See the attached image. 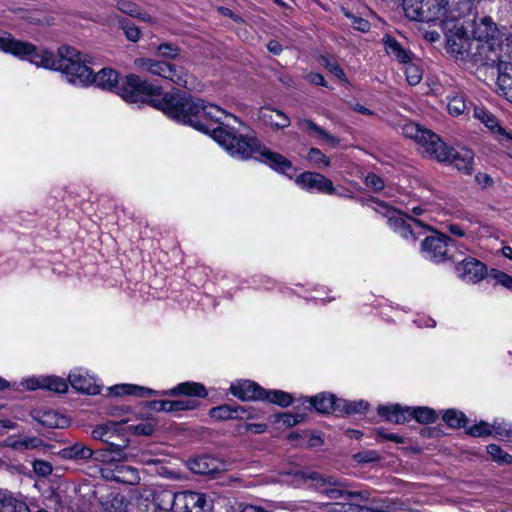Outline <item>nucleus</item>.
Here are the masks:
<instances>
[{"label": "nucleus", "instance_id": "1", "mask_svg": "<svg viewBox=\"0 0 512 512\" xmlns=\"http://www.w3.org/2000/svg\"><path fill=\"white\" fill-rule=\"evenodd\" d=\"M29 62L37 67L60 70L73 85L87 86L95 83L101 89L117 93L127 102H148L179 123L204 133L212 131L213 139L238 160L256 158L284 174L292 169L289 160L267 149L252 133L244 135L231 126L229 121H223L232 119L242 125L236 116L185 92H166L161 95L159 86L142 80L138 75L130 74L120 81L119 74L111 68H103L93 75L89 67L92 57L68 45L58 48V59L52 52L33 45Z\"/></svg>", "mask_w": 512, "mask_h": 512}, {"label": "nucleus", "instance_id": "2", "mask_svg": "<svg viewBox=\"0 0 512 512\" xmlns=\"http://www.w3.org/2000/svg\"><path fill=\"white\" fill-rule=\"evenodd\" d=\"M406 137L414 139L424 149V153L440 162H449L459 171L471 173L474 154L470 149L449 148L440 137L417 123H408L403 127Z\"/></svg>", "mask_w": 512, "mask_h": 512}, {"label": "nucleus", "instance_id": "3", "mask_svg": "<svg viewBox=\"0 0 512 512\" xmlns=\"http://www.w3.org/2000/svg\"><path fill=\"white\" fill-rule=\"evenodd\" d=\"M299 475L304 482H310V486L319 493L332 500H337L324 506L327 512H364L366 510L363 503L367 502L370 497L367 490L347 491L336 479L324 477L314 471H302Z\"/></svg>", "mask_w": 512, "mask_h": 512}, {"label": "nucleus", "instance_id": "4", "mask_svg": "<svg viewBox=\"0 0 512 512\" xmlns=\"http://www.w3.org/2000/svg\"><path fill=\"white\" fill-rule=\"evenodd\" d=\"M472 8L473 0L463 2L461 6L455 7V12L448 18H444V21L439 25L445 34L448 51L455 56L463 57L473 48L474 42L469 39L462 21V18Z\"/></svg>", "mask_w": 512, "mask_h": 512}, {"label": "nucleus", "instance_id": "5", "mask_svg": "<svg viewBox=\"0 0 512 512\" xmlns=\"http://www.w3.org/2000/svg\"><path fill=\"white\" fill-rule=\"evenodd\" d=\"M377 411L387 421L397 424L405 423L410 419H415L421 424H429L437 419L436 412L428 407L410 408L395 404L379 406Z\"/></svg>", "mask_w": 512, "mask_h": 512}, {"label": "nucleus", "instance_id": "6", "mask_svg": "<svg viewBox=\"0 0 512 512\" xmlns=\"http://www.w3.org/2000/svg\"><path fill=\"white\" fill-rule=\"evenodd\" d=\"M134 65L139 71L167 79L178 86L184 87L187 84L188 72L182 66L151 58H137Z\"/></svg>", "mask_w": 512, "mask_h": 512}, {"label": "nucleus", "instance_id": "7", "mask_svg": "<svg viewBox=\"0 0 512 512\" xmlns=\"http://www.w3.org/2000/svg\"><path fill=\"white\" fill-rule=\"evenodd\" d=\"M162 496L167 498L173 512H210L212 508L207 496L199 492L180 491L173 494L165 492Z\"/></svg>", "mask_w": 512, "mask_h": 512}, {"label": "nucleus", "instance_id": "8", "mask_svg": "<svg viewBox=\"0 0 512 512\" xmlns=\"http://www.w3.org/2000/svg\"><path fill=\"white\" fill-rule=\"evenodd\" d=\"M375 210L383 214L387 218L389 227L406 240L415 241L417 239V234L419 233L417 229L425 228V225H423L419 220L409 218L411 223H408L405 220V215L403 213L389 207L383 202H377Z\"/></svg>", "mask_w": 512, "mask_h": 512}, {"label": "nucleus", "instance_id": "9", "mask_svg": "<svg viewBox=\"0 0 512 512\" xmlns=\"http://www.w3.org/2000/svg\"><path fill=\"white\" fill-rule=\"evenodd\" d=\"M421 247L424 256L434 262L457 260L456 255L451 252L452 248L456 247V243L444 234H435L426 237Z\"/></svg>", "mask_w": 512, "mask_h": 512}, {"label": "nucleus", "instance_id": "10", "mask_svg": "<svg viewBox=\"0 0 512 512\" xmlns=\"http://www.w3.org/2000/svg\"><path fill=\"white\" fill-rule=\"evenodd\" d=\"M296 183L310 192H319L329 195L336 193L331 180L316 172H303L296 178Z\"/></svg>", "mask_w": 512, "mask_h": 512}, {"label": "nucleus", "instance_id": "11", "mask_svg": "<svg viewBox=\"0 0 512 512\" xmlns=\"http://www.w3.org/2000/svg\"><path fill=\"white\" fill-rule=\"evenodd\" d=\"M456 273L465 282L477 283L487 274V269L479 260L468 257L459 261L456 265Z\"/></svg>", "mask_w": 512, "mask_h": 512}, {"label": "nucleus", "instance_id": "12", "mask_svg": "<svg viewBox=\"0 0 512 512\" xmlns=\"http://www.w3.org/2000/svg\"><path fill=\"white\" fill-rule=\"evenodd\" d=\"M68 380L71 386L79 392L91 395L100 393V386L96 379L84 369L75 368L71 370Z\"/></svg>", "mask_w": 512, "mask_h": 512}, {"label": "nucleus", "instance_id": "13", "mask_svg": "<svg viewBox=\"0 0 512 512\" xmlns=\"http://www.w3.org/2000/svg\"><path fill=\"white\" fill-rule=\"evenodd\" d=\"M0 50L29 61L33 44L17 40L11 34L0 31Z\"/></svg>", "mask_w": 512, "mask_h": 512}, {"label": "nucleus", "instance_id": "14", "mask_svg": "<svg viewBox=\"0 0 512 512\" xmlns=\"http://www.w3.org/2000/svg\"><path fill=\"white\" fill-rule=\"evenodd\" d=\"M476 52L474 55L477 57V61H480L482 64L487 66L500 65L503 62L500 59V45L495 40L483 41L474 43Z\"/></svg>", "mask_w": 512, "mask_h": 512}, {"label": "nucleus", "instance_id": "15", "mask_svg": "<svg viewBox=\"0 0 512 512\" xmlns=\"http://www.w3.org/2000/svg\"><path fill=\"white\" fill-rule=\"evenodd\" d=\"M230 392L233 396L242 401L261 400L264 395V389L250 380L233 383L230 386Z\"/></svg>", "mask_w": 512, "mask_h": 512}, {"label": "nucleus", "instance_id": "16", "mask_svg": "<svg viewBox=\"0 0 512 512\" xmlns=\"http://www.w3.org/2000/svg\"><path fill=\"white\" fill-rule=\"evenodd\" d=\"M210 417L216 420L255 418L256 414L250 409L235 405H221L210 410Z\"/></svg>", "mask_w": 512, "mask_h": 512}, {"label": "nucleus", "instance_id": "17", "mask_svg": "<svg viewBox=\"0 0 512 512\" xmlns=\"http://www.w3.org/2000/svg\"><path fill=\"white\" fill-rule=\"evenodd\" d=\"M473 116L483 123L490 131L499 134L509 141H512V133L503 128L498 119L483 107H474Z\"/></svg>", "mask_w": 512, "mask_h": 512}, {"label": "nucleus", "instance_id": "18", "mask_svg": "<svg viewBox=\"0 0 512 512\" xmlns=\"http://www.w3.org/2000/svg\"><path fill=\"white\" fill-rule=\"evenodd\" d=\"M258 117L264 124L275 129H284L290 125V118L283 111L270 106L261 107Z\"/></svg>", "mask_w": 512, "mask_h": 512}, {"label": "nucleus", "instance_id": "19", "mask_svg": "<svg viewBox=\"0 0 512 512\" xmlns=\"http://www.w3.org/2000/svg\"><path fill=\"white\" fill-rule=\"evenodd\" d=\"M192 472L200 475H212L223 470V464L211 456H200L190 461Z\"/></svg>", "mask_w": 512, "mask_h": 512}, {"label": "nucleus", "instance_id": "20", "mask_svg": "<svg viewBox=\"0 0 512 512\" xmlns=\"http://www.w3.org/2000/svg\"><path fill=\"white\" fill-rule=\"evenodd\" d=\"M498 34V29L496 24L490 17H483L479 20V22L475 23L473 29V42H483L489 40H495Z\"/></svg>", "mask_w": 512, "mask_h": 512}, {"label": "nucleus", "instance_id": "21", "mask_svg": "<svg viewBox=\"0 0 512 512\" xmlns=\"http://www.w3.org/2000/svg\"><path fill=\"white\" fill-rule=\"evenodd\" d=\"M296 124L301 131L309 133L310 135H317L324 142L329 143L334 147L340 143L339 138L330 134L310 119L299 118L297 119Z\"/></svg>", "mask_w": 512, "mask_h": 512}, {"label": "nucleus", "instance_id": "22", "mask_svg": "<svg viewBox=\"0 0 512 512\" xmlns=\"http://www.w3.org/2000/svg\"><path fill=\"white\" fill-rule=\"evenodd\" d=\"M498 70V93L512 103V63L501 62Z\"/></svg>", "mask_w": 512, "mask_h": 512}, {"label": "nucleus", "instance_id": "23", "mask_svg": "<svg viewBox=\"0 0 512 512\" xmlns=\"http://www.w3.org/2000/svg\"><path fill=\"white\" fill-rule=\"evenodd\" d=\"M341 402V399H337L335 395L329 393H320L309 400L310 405L320 413L337 411L341 406Z\"/></svg>", "mask_w": 512, "mask_h": 512}, {"label": "nucleus", "instance_id": "24", "mask_svg": "<svg viewBox=\"0 0 512 512\" xmlns=\"http://www.w3.org/2000/svg\"><path fill=\"white\" fill-rule=\"evenodd\" d=\"M471 106L472 103L462 92H452L447 96V111L453 117L465 115Z\"/></svg>", "mask_w": 512, "mask_h": 512}, {"label": "nucleus", "instance_id": "25", "mask_svg": "<svg viewBox=\"0 0 512 512\" xmlns=\"http://www.w3.org/2000/svg\"><path fill=\"white\" fill-rule=\"evenodd\" d=\"M162 395H185L205 398L207 396V391L205 387L198 382H183L168 391L162 392Z\"/></svg>", "mask_w": 512, "mask_h": 512}, {"label": "nucleus", "instance_id": "26", "mask_svg": "<svg viewBox=\"0 0 512 512\" xmlns=\"http://www.w3.org/2000/svg\"><path fill=\"white\" fill-rule=\"evenodd\" d=\"M111 479L129 485H137L141 480L138 470L127 465H117L112 471Z\"/></svg>", "mask_w": 512, "mask_h": 512}, {"label": "nucleus", "instance_id": "27", "mask_svg": "<svg viewBox=\"0 0 512 512\" xmlns=\"http://www.w3.org/2000/svg\"><path fill=\"white\" fill-rule=\"evenodd\" d=\"M59 455L66 460H86L92 457L93 451L90 447L77 442L61 449Z\"/></svg>", "mask_w": 512, "mask_h": 512}, {"label": "nucleus", "instance_id": "28", "mask_svg": "<svg viewBox=\"0 0 512 512\" xmlns=\"http://www.w3.org/2000/svg\"><path fill=\"white\" fill-rule=\"evenodd\" d=\"M108 390L111 394L115 396L135 395L139 397H147L156 393L155 391L149 388L133 384H117L108 388Z\"/></svg>", "mask_w": 512, "mask_h": 512}, {"label": "nucleus", "instance_id": "29", "mask_svg": "<svg viewBox=\"0 0 512 512\" xmlns=\"http://www.w3.org/2000/svg\"><path fill=\"white\" fill-rule=\"evenodd\" d=\"M195 406L193 400H161L154 402L156 410L168 413L194 409Z\"/></svg>", "mask_w": 512, "mask_h": 512}, {"label": "nucleus", "instance_id": "30", "mask_svg": "<svg viewBox=\"0 0 512 512\" xmlns=\"http://www.w3.org/2000/svg\"><path fill=\"white\" fill-rule=\"evenodd\" d=\"M386 52L401 63H408L411 59L410 52L405 50L400 43L391 36H386L384 39Z\"/></svg>", "mask_w": 512, "mask_h": 512}, {"label": "nucleus", "instance_id": "31", "mask_svg": "<svg viewBox=\"0 0 512 512\" xmlns=\"http://www.w3.org/2000/svg\"><path fill=\"white\" fill-rule=\"evenodd\" d=\"M261 400H266L270 403L280 405L282 407H287L292 403V396L281 390H265L264 395Z\"/></svg>", "mask_w": 512, "mask_h": 512}, {"label": "nucleus", "instance_id": "32", "mask_svg": "<svg viewBox=\"0 0 512 512\" xmlns=\"http://www.w3.org/2000/svg\"><path fill=\"white\" fill-rule=\"evenodd\" d=\"M443 421L451 428L464 427L467 422L465 414L459 410L448 409L444 412Z\"/></svg>", "mask_w": 512, "mask_h": 512}, {"label": "nucleus", "instance_id": "33", "mask_svg": "<svg viewBox=\"0 0 512 512\" xmlns=\"http://www.w3.org/2000/svg\"><path fill=\"white\" fill-rule=\"evenodd\" d=\"M181 49L170 42L161 43L157 49L156 54L158 57L165 60H174L179 57Z\"/></svg>", "mask_w": 512, "mask_h": 512}, {"label": "nucleus", "instance_id": "34", "mask_svg": "<svg viewBox=\"0 0 512 512\" xmlns=\"http://www.w3.org/2000/svg\"><path fill=\"white\" fill-rule=\"evenodd\" d=\"M274 423L278 424L279 427H292L298 423H301L305 416L303 414H292V413H280L276 414Z\"/></svg>", "mask_w": 512, "mask_h": 512}, {"label": "nucleus", "instance_id": "35", "mask_svg": "<svg viewBox=\"0 0 512 512\" xmlns=\"http://www.w3.org/2000/svg\"><path fill=\"white\" fill-rule=\"evenodd\" d=\"M308 161L315 167L322 168L330 166V159L320 149L311 148L307 155Z\"/></svg>", "mask_w": 512, "mask_h": 512}, {"label": "nucleus", "instance_id": "36", "mask_svg": "<svg viewBox=\"0 0 512 512\" xmlns=\"http://www.w3.org/2000/svg\"><path fill=\"white\" fill-rule=\"evenodd\" d=\"M44 389L57 392V393H65L68 390L67 382L58 376H46V380L44 383Z\"/></svg>", "mask_w": 512, "mask_h": 512}, {"label": "nucleus", "instance_id": "37", "mask_svg": "<svg viewBox=\"0 0 512 512\" xmlns=\"http://www.w3.org/2000/svg\"><path fill=\"white\" fill-rule=\"evenodd\" d=\"M487 452L492 457V459L498 463H503V464L512 463V456L509 455L508 453L504 452L503 449L496 444L488 445Z\"/></svg>", "mask_w": 512, "mask_h": 512}, {"label": "nucleus", "instance_id": "38", "mask_svg": "<svg viewBox=\"0 0 512 512\" xmlns=\"http://www.w3.org/2000/svg\"><path fill=\"white\" fill-rule=\"evenodd\" d=\"M491 428L492 434L495 436L512 441V424L504 421H494L493 424H491Z\"/></svg>", "mask_w": 512, "mask_h": 512}, {"label": "nucleus", "instance_id": "39", "mask_svg": "<svg viewBox=\"0 0 512 512\" xmlns=\"http://www.w3.org/2000/svg\"><path fill=\"white\" fill-rule=\"evenodd\" d=\"M405 74L408 83L412 86L419 84L422 79V72L415 64L408 63L405 67Z\"/></svg>", "mask_w": 512, "mask_h": 512}, {"label": "nucleus", "instance_id": "40", "mask_svg": "<svg viewBox=\"0 0 512 512\" xmlns=\"http://www.w3.org/2000/svg\"><path fill=\"white\" fill-rule=\"evenodd\" d=\"M467 433L473 437L490 436L492 435V428L490 424L482 421L478 424L470 426L467 429Z\"/></svg>", "mask_w": 512, "mask_h": 512}, {"label": "nucleus", "instance_id": "41", "mask_svg": "<svg viewBox=\"0 0 512 512\" xmlns=\"http://www.w3.org/2000/svg\"><path fill=\"white\" fill-rule=\"evenodd\" d=\"M41 422L48 427L63 428L67 420L54 412H47L44 414Z\"/></svg>", "mask_w": 512, "mask_h": 512}, {"label": "nucleus", "instance_id": "42", "mask_svg": "<svg viewBox=\"0 0 512 512\" xmlns=\"http://www.w3.org/2000/svg\"><path fill=\"white\" fill-rule=\"evenodd\" d=\"M121 28L124 31L126 38L131 42H137L140 40L141 31L140 29L132 23L127 21L121 22Z\"/></svg>", "mask_w": 512, "mask_h": 512}, {"label": "nucleus", "instance_id": "43", "mask_svg": "<svg viewBox=\"0 0 512 512\" xmlns=\"http://www.w3.org/2000/svg\"><path fill=\"white\" fill-rule=\"evenodd\" d=\"M116 7L119 11L129 16L135 17L137 15H140L139 7L135 3L130 2L128 0H118L116 3Z\"/></svg>", "mask_w": 512, "mask_h": 512}, {"label": "nucleus", "instance_id": "44", "mask_svg": "<svg viewBox=\"0 0 512 512\" xmlns=\"http://www.w3.org/2000/svg\"><path fill=\"white\" fill-rule=\"evenodd\" d=\"M32 467L34 473L41 477H47L53 471L51 463L44 460H34L32 463Z\"/></svg>", "mask_w": 512, "mask_h": 512}, {"label": "nucleus", "instance_id": "45", "mask_svg": "<svg viewBox=\"0 0 512 512\" xmlns=\"http://www.w3.org/2000/svg\"><path fill=\"white\" fill-rule=\"evenodd\" d=\"M23 451L46 448L48 445L39 437L23 436Z\"/></svg>", "mask_w": 512, "mask_h": 512}, {"label": "nucleus", "instance_id": "46", "mask_svg": "<svg viewBox=\"0 0 512 512\" xmlns=\"http://www.w3.org/2000/svg\"><path fill=\"white\" fill-rule=\"evenodd\" d=\"M490 276L496 281V283L512 290V276L499 270H491Z\"/></svg>", "mask_w": 512, "mask_h": 512}, {"label": "nucleus", "instance_id": "47", "mask_svg": "<svg viewBox=\"0 0 512 512\" xmlns=\"http://www.w3.org/2000/svg\"><path fill=\"white\" fill-rule=\"evenodd\" d=\"M354 458L358 463H370L378 461L380 459V455L375 450H367L357 453Z\"/></svg>", "mask_w": 512, "mask_h": 512}, {"label": "nucleus", "instance_id": "48", "mask_svg": "<svg viewBox=\"0 0 512 512\" xmlns=\"http://www.w3.org/2000/svg\"><path fill=\"white\" fill-rule=\"evenodd\" d=\"M18 15L20 18L27 20L29 23L36 24V25H43L46 23L44 19H42L37 12L25 10V9H19Z\"/></svg>", "mask_w": 512, "mask_h": 512}, {"label": "nucleus", "instance_id": "49", "mask_svg": "<svg viewBox=\"0 0 512 512\" xmlns=\"http://www.w3.org/2000/svg\"><path fill=\"white\" fill-rule=\"evenodd\" d=\"M46 376L30 377L23 380L22 385L28 390L44 389Z\"/></svg>", "mask_w": 512, "mask_h": 512}, {"label": "nucleus", "instance_id": "50", "mask_svg": "<svg viewBox=\"0 0 512 512\" xmlns=\"http://www.w3.org/2000/svg\"><path fill=\"white\" fill-rule=\"evenodd\" d=\"M343 407L345 409L346 413H360L368 408V403L365 401H359V402H346L342 400Z\"/></svg>", "mask_w": 512, "mask_h": 512}, {"label": "nucleus", "instance_id": "51", "mask_svg": "<svg viewBox=\"0 0 512 512\" xmlns=\"http://www.w3.org/2000/svg\"><path fill=\"white\" fill-rule=\"evenodd\" d=\"M366 186L374 189L375 191H380L385 187L383 179H381L378 175L374 173H369L365 177Z\"/></svg>", "mask_w": 512, "mask_h": 512}, {"label": "nucleus", "instance_id": "52", "mask_svg": "<svg viewBox=\"0 0 512 512\" xmlns=\"http://www.w3.org/2000/svg\"><path fill=\"white\" fill-rule=\"evenodd\" d=\"M347 17L351 20V24L356 30H359L361 32H366L369 30L370 24L367 20L352 15L350 13L347 14Z\"/></svg>", "mask_w": 512, "mask_h": 512}, {"label": "nucleus", "instance_id": "53", "mask_svg": "<svg viewBox=\"0 0 512 512\" xmlns=\"http://www.w3.org/2000/svg\"><path fill=\"white\" fill-rule=\"evenodd\" d=\"M23 436H9L4 440V446L10 447L17 451H23Z\"/></svg>", "mask_w": 512, "mask_h": 512}, {"label": "nucleus", "instance_id": "54", "mask_svg": "<svg viewBox=\"0 0 512 512\" xmlns=\"http://www.w3.org/2000/svg\"><path fill=\"white\" fill-rule=\"evenodd\" d=\"M475 181L483 189L490 188L494 184L492 177L482 172H479L475 175Z\"/></svg>", "mask_w": 512, "mask_h": 512}, {"label": "nucleus", "instance_id": "55", "mask_svg": "<svg viewBox=\"0 0 512 512\" xmlns=\"http://www.w3.org/2000/svg\"><path fill=\"white\" fill-rule=\"evenodd\" d=\"M325 67L337 78L341 80H346L344 70L337 63L330 62L327 59H325Z\"/></svg>", "mask_w": 512, "mask_h": 512}, {"label": "nucleus", "instance_id": "56", "mask_svg": "<svg viewBox=\"0 0 512 512\" xmlns=\"http://www.w3.org/2000/svg\"><path fill=\"white\" fill-rule=\"evenodd\" d=\"M108 431L109 428L106 425H99L92 430L91 436L93 439L105 441Z\"/></svg>", "mask_w": 512, "mask_h": 512}, {"label": "nucleus", "instance_id": "57", "mask_svg": "<svg viewBox=\"0 0 512 512\" xmlns=\"http://www.w3.org/2000/svg\"><path fill=\"white\" fill-rule=\"evenodd\" d=\"M134 432L138 435H151L154 427L150 423H141L133 427Z\"/></svg>", "mask_w": 512, "mask_h": 512}, {"label": "nucleus", "instance_id": "58", "mask_svg": "<svg viewBox=\"0 0 512 512\" xmlns=\"http://www.w3.org/2000/svg\"><path fill=\"white\" fill-rule=\"evenodd\" d=\"M414 323L420 328L421 327H434L436 325V322L428 316H420L414 320Z\"/></svg>", "mask_w": 512, "mask_h": 512}, {"label": "nucleus", "instance_id": "59", "mask_svg": "<svg viewBox=\"0 0 512 512\" xmlns=\"http://www.w3.org/2000/svg\"><path fill=\"white\" fill-rule=\"evenodd\" d=\"M267 429V425L263 423H249L245 425L246 431H252L256 434H261L265 432Z\"/></svg>", "mask_w": 512, "mask_h": 512}, {"label": "nucleus", "instance_id": "60", "mask_svg": "<svg viewBox=\"0 0 512 512\" xmlns=\"http://www.w3.org/2000/svg\"><path fill=\"white\" fill-rule=\"evenodd\" d=\"M307 79L309 82L320 85V86H326V81L324 79V76L320 73H310L307 76Z\"/></svg>", "mask_w": 512, "mask_h": 512}, {"label": "nucleus", "instance_id": "61", "mask_svg": "<svg viewBox=\"0 0 512 512\" xmlns=\"http://www.w3.org/2000/svg\"><path fill=\"white\" fill-rule=\"evenodd\" d=\"M378 433H379V435H381L386 440H390V441H393L395 443H404V438L399 436V435H397V434H394V433H384L381 430H379Z\"/></svg>", "mask_w": 512, "mask_h": 512}, {"label": "nucleus", "instance_id": "62", "mask_svg": "<svg viewBox=\"0 0 512 512\" xmlns=\"http://www.w3.org/2000/svg\"><path fill=\"white\" fill-rule=\"evenodd\" d=\"M267 49L269 52H271L274 55H279L282 52V46L281 44L276 40H271L267 44Z\"/></svg>", "mask_w": 512, "mask_h": 512}, {"label": "nucleus", "instance_id": "63", "mask_svg": "<svg viewBox=\"0 0 512 512\" xmlns=\"http://www.w3.org/2000/svg\"><path fill=\"white\" fill-rule=\"evenodd\" d=\"M448 229H449L450 233L455 235V236L463 238L466 235V233L463 230V228L461 226H459L458 224H450L448 226Z\"/></svg>", "mask_w": 512, "mask_h": 512}, {"label": "nucleus", "instance_id": "64", "mask_svg": "<svg viewBox=\"0 0 512 512\" xmlns=\"http://www.w3.org/2000/svg\"><path fill=\"white\" fill-rule=\"evenodd\" d=\"M239 512H269V511L266 510L265 508H263L262 506L245 505L239 510Z\"/></svg>", "mask_w": 512, "mask_h": 512}]
</instances>
